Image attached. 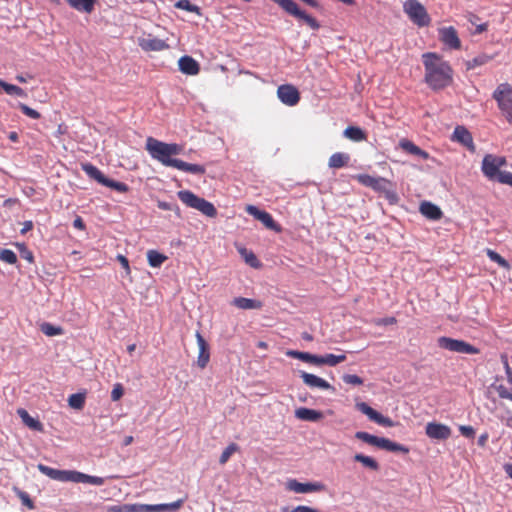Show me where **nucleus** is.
<instances>
[{
	"mask_svg": "<svg viewBox=\"0 0 512 512\" xmlns=\"http://www.w3.org/2000/svg\"><path fill=\"white\" fill-rule=\"evenodd\" d=\"M146 150L153 159L164 166L173 167L192 174L205 173V168L202 165L190 164L173 158V156H177L182 152V146L176 143H165L155 138L148 137L146 140Z\"/></svg>",
	"mask_w": 512,
	"mask_h": 512,
	"instance_id": "f257e3e1",
	"label": "nucleus"
},
{
	"mask_svg": "<svg viewBox=\"0 0 512 512\" xmlns=\"http://www.w3.org/2000/svg\"><path fill=\"white\" fill-rule=\"evenodd\" d=\"M425 67V81L434 90L443 89L452 82L450 65L435 53L422 55Z\"/></svg>",
	"mask_w": 512,
	"mask_h": 512,
	"instance_id": "f03ea898",
	"label": "nucleus"
},
{
	"mask_svg": "<svg viewBox=\"0 0 512 512\" xmlns=\"http://www.w3.org/2000/svg\"><path fill=\"white\" fill-rule=\"evenodd\" d=\"M177 196L187 207L196 209L207 217L213 218L217 215V210L211 202L189 190H181L177 193Z\"/></svg>",
	"mask_w": 512,
	"mask_h": 512,
	"instance_id": "7ed1b4c3",
	"label": "nucleus"
},
{
	"mask_svg": "<svg viewBox=\"0 0 512 512\" xmlns=\"http://www.w3.org/2000/svg\"><path fill=\"white\" fill-rule=\"evenodd\" d=\"M355 437L359 440L364 441L365 443H368L370 445L376 446L378 448H381V449H384L387 451L401 452L404 454L409 452V448H407L404 445L393 442V441L389 440L388 438L377 437V436L369 434L367 432L358 431L355 433Z\"/></svg>",
	"mask_w": 512,
	"mask_h": 512,
	"instance_id": "20e7f679",
	"label": "nucleus"
},
{
	"mask_svg": "<svg viewBox=\"0 0 512 512\" xmlns=\"http://www.w3.org/2000/svg\"><path fill=\"white\" fill-rule=\"evenodd\" d=\"M499 109L509 122H512V86L508 83H501L493 92Z\"/></svg>",
	"mask_w": 512,
	"mask_h": 512,
	"instance_id": "39448f33",
	"label": "nucleus"
},
{
	"mask_svg": "<svg viewBox=\"0 0 512 512\" xmlns=\"http://www.w3.org/2000/svg\"><path fill=\"white\" fill-rule=\"evenodd\" d=\"M81 168L91 179L97 181L103 186L121 193L128 191V186L125 183L107 178L96 166L90 163L81 164Z\"/></svg>",
	"mask_w": 512,
	"mask_h": 512,
	"instance_id": "423d86ee",
	"label": "nucleus"
},
{
	"mask_svg": "<svg viewBox=\"0 0 512 512\" xmlns=\"http://www.w3.org/2000/svg\"><path fill=\"white\" fill-rule=\"evenodd\" d=\"M278 4L286 13L303 20L311 29L318 30L320 24L312 16L308 15L305 11L301 10L293 0H272Z\"/></svg>",
	"mask_w": 512,
	"mask_h": 512,
	"instance_id": "0eeeda50",
	"label": "nucleus"
},
{
	"mask_svg": "<svg viewBox=\"0 0 512 512\" xmlns=\"http://www.w3.org/2000/svg\"><path fill=\"white\" fill-rule=\"evenodd\" d=\"M505 165V157L486 154L482 160L481 170L489 180H497L499 182L500 175L503 174L500 168Z\"/></svg>",
	"mask_w": 512,
	"mask_h": 512,
	"instance_id": "6e6552de",
	"label": "nucleus"
},
{
	"mask_svg": "<svg viewBox=\"0 0 512 512\" xmlns=\"http://www.w3.org/2000/svg\"><path fill=\"white\" fill-rule=\"evenodd\" d=\"M359 183L366 187H370L378 192L385 193L390 200L396 199L395 193L390 189L391 183L382 177H373L368 174H359L356 176Z\"/></svg>",
	"mask_w": 512,
	"mask_h": 512,
	"instance_id": "1a4fd4ad",
	"label": "nucleus"
},
{
	"mask_svg": "<svg viewBox=\"0 0 512 512\" xmlns=\"http://www.w3.org/2000/svg\"><path fill=\"white\" fill-rule=\"evenodd\" d=\"M404 12L410 20L420 27L430 23V17L425 7L417 0H407L403 5Z\"/></svg>",
	"mask_w": 512,
	"mask_h": 512,
	"instance_id": "9d476101",
	"label": "nucleus"
},
{
	"mask_svg": "<svg viewBox=\"0 0 512 512\" xmlns=\"http://www.w3.org/2000/svg\"><path fill=\"white\" fill-rule=\"evenodd\" d=\"M437 344L440 348L456 352L460 354H478L479 349L475 346L469 344L466 341L453 339L450 337H439L437 340Z\"/></svg>",
	"mask_w": 512,
	"mask_h": 512,
	"instance_id": "9b49d317",
	"label": "nucleus"
},
{
	"mask_svg": "<svg viewBox=\"0 0 512 512\" xmlns=\"http://www.w3.org/2000/svg\"><path fill=\"white\" fill-rule=\"evenodd\" d=\"M286 488L289 491L303 494V493L324 491L326 487L321 482L301 483V482H298L296 479H290L286 482Z\"/></svg>",
	"mask_w": 512,
	"mask_h": 512,
	"instance_id": "f8f14e48",
	"label": "nucleus"
},
{
	"mask_svg": "<svg viewBox=\"0 0 512 512\" xmlns=\"http://www.w3.org/2000/svg\"><path fill=\"white\" fill-rule=\"evenodd\" d=\"M246 212L255 219L261 221L266 228L275 232L281 231V227L274 221L273 217L268 212L260 210L254 205H247Z\"/></svg>",
	"mask_w": 512,
	"mask_h": 512,
	"instance_id": "ddd939ff",
	"label": "nucleus"
},
{
	"mask_svg": "<svg viewBox=\"0 0 512 512\" xmlns=\"http://www.w3.org/2000/svg\"><path fill=\"white\" fill-rule=\"evenodd\" d=\"M138 45L145 52H159L169 49V45L165 40L156 38L151 34L138 38Z\"/></svg>",
	"mask_w": 512,
	"mask_h": 512,
	"instance_id": "4468645a",
	"label": "nucleus"
},
{
	"mask_svg": "<svg viewBox=\"0 0 512 512\" xmlns=\"http://www.w3.org/2000/svg\"><path fill=\"white\" fill-rule=\"evenodd\" d=\"M356 408L360 412L365 414L371 421H373L379 425H382L385 427L393 426V421L390 418L383 416L382 414H380L379 412L374 410L372 407H370L365 402L356 403Z\"/></svg>",
	"mask_w": 512,
	"mask_h": 512,
	"instance_id": "2eb2a0df",
	"label": "nucleus"
},
{
	"mask_svg": "<svg viewBox=\"0 0 512 512\" xmlns=\"http://www.w3.org/2000/svg\"><path fill=\"white\" fill-rule=\"evenodd\" d=\"M277 95L280 101L288 106H294L300 100L298 90L289 84L279 86L277 89Z\"/></svg>",
	"mask_w": 512,
	"mask_h": 512,
	"instance_id": "dca6fc26",
	"label": "nucleus"
},
{
	"mask_svg": "<svg viewBox=\"0 0 512 512\" xmlns=\"http://www.w3.org/2000/svg\"><path fill=\"white\" fill-rule=\"evenodd\" d=\"M199 353L197 357V366L204 369L210 361V348L207 341L204 339L202 334L197 331L195 334Z\"/></svg>",
	"mask_w": 512,
	"mask_h": 512,
	"instance_id": "f3484780",
	"label": "nucleus"
},
{
	"mask_svg": "<svg viewBox=\"0 0 512 512\" xmlns=\"http://www.w3.org/2000/svg\"><path fill=\"white\" fill-rule=\"evenodd\" d=\"M440 40L450 49H460L461 41L454 27H444L439 30Z\"/></svg>",
	"mask_w": 512,
	"mask_h": 512,
	"instance_id": "a211bd4d",
	"label": "nucleus"
},
{
	"mask_svg": "<svg viewBox=\"0 0 512 512\" xmlns=\"http://www.w3.org/2000/svg\"><path fill=\"white\" fill-rule=\"evenodd\" d=\"M426 434L431 439L445 440L450 437L451 429L441 423L430 422L426 425Z\"/></svg>",
	"mask_w": 512,
	"mask_h": 512,
	"instance_id": "6ab92c4d",
	"label": "nucleus"
},
{
	"mask_svg": "<svg viewBox=\"0 0 512 512\" xmlns=\"http://www.w3.org/2000/svg\"><path fill=\"white\" fill-rule=\"evenodd\" d=\"M451 139L467 147L470 151H475L472 135L464 126H457Z\"/></svg>",
	"mask_w": 512,
	"mask_h": 512,
	"instance_id": "aec40b11",
	"label": "nucleus"
},
{
	"mask_svg": "<svg viewBox=\"0 0 512 512\" xmlns=\"http://www.w3.org/2000/svg\"><path fill=\"white\" fill-rule=\"evenodd\" d=\"M300 377L302 378L304 384L310 388H318L321 390L333 389V387L325 379L317 375L302 371L300 373Z\"/></svg>",
	"mask_w": 512,
	"mask_h": 512,
	"instance_id": "412c9836",
	"label": "nucleus"
},
{
	"mask_svg": "<svg viewBox=\"0 0 512 512\" xmlns=\"http://www.w3.org/2000/svg\"><path fill=\"white\" fill-rule=\"evenodd\" d=\"M178 65L180 71L187 75H197L200 70L199 63L190 56H182Z\"/></svg>",
	"mask_w": 512,
	"mask_h": 512,
	"instance_id": "4be33fe9",
	"label": "nucleus"
},
{
	"mask_svg": "<svg viewBox=\"0 0 512 512\" xmlns=\"http://www.w3.org/2000/svg\"><path fill=\"white\" fill-rule=\"evenodd\" d=\"M295 417L302 421L317 422L323 418V413L318 410L300 407L295 410Z\"/></svg>",
	"mask_w": 512,
	"mask_h": 512,
	"instance_id": "5701e85b",
	"label": "nucleus"
},
{
	"mask_svg": "<svg viewBox=\"0 0 512 512\" xmlns=\"http://www.w3.org/2000/svg\"><path fill=\"white\" fill-rule=\"evenodd\" d=\"M419 210L423 216L430 220H439L443 216L441 209L437 205L428 201L422 202Z\"/></svg>",
	"mask_w": 512,
	"mask_h": 512,
	"instance_id": "b1692460",
	"label": "nucleus"
},
{
	"mask_svg": "<svg viewBox=\"0 0 512 512\" xmlns=\"http://www.w3.org/2000/svg\"><path fill=\"white\" fill-rule=\"evenodd\" d=\"M231 304L239 309L243 310H251V309H260L262 304L260 301L244 298V297H236L232 300Z\"/></svg>",
	"mask_w": 512,
	"mask_h": 512,
	"instance_id": "393cba45",
	"label": "nucleus"
},
{
	"mask_svg": "<svg viewBox=\"0 0 512 512\" xmlns=\"http://www.w3.org/2000/svg\"><path fill=\"white\" fill-rule=\"evenodd\" d=\"M17 413L27 427L35 431H43V424L39 420L33 418L25 409H19Z\"/></svg>",
	"mask_w": 512,
	"mask_h": 512,
	"instance_id": "a878e982",
	"label": "nucleus"
},
{
	"mask_svg": "<svg viewBox=\"0 0 512 512\" xmlns=\"http://www.w3.org/2000/svg\"><path fill=\"white\" fill-rule=\"evenodd\" d=\"M118 512H157L156 504H128L119 508Z\"/></svg>",
	"mask_w": 512,
	"mask_h": 512,
	"instance_id": "bb28decb",
	"label": "nucleus"
},
{
	"mask_svg": "<svg viewBox=\"0 0 512 512\" xmlns=\"http://www.w3.org/2000/svg\"><path fill=\"white\" fill-rule=\"evenodd\" d=\"M399 145L404 151L419 156L422 159H427L429 157V154L426 151L422 150L409 140H401Z\"/></svg>",
	"mask_w": 512,
	"mask_h": 512,
	"instance_id": "cd10ccee",
	"label": "nucleus"
},
{
	"mask_svg": "<svg viewBox=\"0 0 512 512\" xmlns=\"http://www.w3.org/2000/svg\"><path fill=\"white\" fill-rule=\"evenodd\" d=\"M350 157L346 153L337 152L331 155L328 165L330 168H342L348 164Z\"/></svg>",
	"mask_w": 512,
	"mask_h": 512,
	"instance_id": "c85d7f7f",
	"label": "nucleus"
},
{
	"mask_svg": "<svg viewBox=\"0 0 512 512\" xmlns=\"http://www.w3.org/2000/svg\"><path fill=\"white\" fill-rule=\"evenodd\" d=\"M69 5L82 12L91 13L94 9L96 0H66Z\"/></svg>",
	"mask_w": 512,
	"mask_h": 512,
	"instance_id": "c756f323",
	"label": "nucleus"
},
{
	"mask_svg": "<svg viewBox=\"0 0 512 512\" xmlns=\"http://www.w3.org/2000/svg\"><path fill=\"white\" fill-rule=\"evenodd\" d=\"M37 468L42 474L49 478L63 482L64 470L54 469L44 464H38Z\"/></svg>",
	"mask_w": 512,
	"mask_h": 512,
	"instance_id": "7c9ffc66",
	"label": "nucleus"
},
{
	"mask_svg": "<svg viewBox=\"0 0 512 512\" xmlns=\"http://www.w3.org/2000/svg\"><path fill=\"white\" fill-rule=\"evenodd\" d=\"M344 136L352 141L360 142L366 139L365 132L355 126H349L344 130Z\"/></svg>",
	"mask_w": 512,
	"mask_h": 512,
	"instance_id": "2f4dec72",
	"label": "nucleus"
},
{
	"mask_svg": "<svg viewBox=\"0 0 512 512\" xmlns=\"http://www.w3.org/2000/svg\"><path fill=\"white\" fill-rule=\"evenodd\" d=\"M147 260L151 267H160L166 260L167 256L162 253H159L156 250H149L147 252Z\"/></svg>",
	"mask_w": 512,
	"mask_h": 512,
	"instance_id": "473e14b6",
	"label": "nucleus"
},
{
	"mask_svg": "<svg viewBox=\"0 0 512 512\" xmlns=\"http://www.w3.org/2000/svg\"><path fill=\"white\" fill-rule=\"evenodd\" d=\"M354 460L356 462H360L363 466L369 468L372 471H378L380 468L378 462L370 456L358 453L354 455Z\"/></svg>",
	"mask_w": 512,
	"mask_h": 512,
	"instance_id": "72a5a7b5",
	"label": "nucleus"
},
{
	"mask_svg": "<svg viewBox=\"0 0 512 512\" xmlns=\"http://www.w3.org/2000/svg\"><path fill=\"white\" fill-rule=\"evenodd\" d=\"M492 59H493L492 56H489L487 54H480V55H477L476 57L472 58L471 60L466 61L465 65H466L467 70H472L476 67L487 64Z\"/></svg>",
	"mask_w": 512,
	"mask_h": 512,
	"instance_id": "f704fd0d",
	"label": "nucleus"
},
{
	"mask_svg": "<svg viewBox=\"0 0 512 512\" xmlns=\"http://www.w3.org/2000/svg\"><path fill=\"white\" fill-rule=\"evenodd\" d=\"M0 86L9 95H16V96H19V97H26L27 96L25 91L22 88H20L19 86L6 83V82H4L1 79H0Z\"/></svg>",
	"mask_w": 512,
	"mask_h": 512,
	"instance_id": "c9c22d12",
	"label": "nucleus"
},
{
	"mask_svg": "<svg viewBox=\"0 0 512 512\" xmlns=\"http://www.w3.org/2000/svg\"><path fill=\"white\" fill-rule=\"evenodd\" d=\"M84 473L72 470H64L63 482L84 483Z\"/></svg>",
	"mask_w": 512,
	"mask_h": 512,
	"instance_id": "e433bc0d",
	"label": "nucleus"
},
{
	"mask_svg": "<svg viewBox=\"0 0 512 512\" xmlns=\"http://www.w3.org/2000/svg\"><path fill=\"white\" fill-rule=\"evenodd\" d=\"M68 404L71 408L80 410L85 404V395L82 393H75L69 396Z\"/></svg>",
	"mask_w": 512,
	"mask_h": 512,
	"instance_id": "4c0bfd02",
	"label": "nucleus"
},
{
	"mask_svg": "<svg viewBox=\"0 0 512 512\" xmlns=\"http://www.w3.org/2000/svg\"><path fill=\"white\" fill-rule=\"evenodd\" d=\"M40 330L43 334H45L46 336H50V337L61 335L63 333V329L61 327L54 326L47 322L41 324Z\"/></svg>",
	"mask_w": 512,
	"mask_h": 512,
	"instance_id": "58836bf2",
	"label": "nucleus"
},
{
	"mask_svg": "<svg viewBox=\"0 0 512 512\" xmlns=\"http://www.w3.org/2000/svg\"><path fill=\"white\" fill-rule=\"evenodd\" d=\"M183 505V500H177L172 503L156 504L157 512L170 511L175 512Z\"/></svg>",
	"mask_w": 512,
	"mask_h": 512,
	"instance_id": "ea45409f",
	"label": "nucleus"
},
{
	"mask_svg": "<svg viewBox=\"0 0 512 512\" xmlns=\"http://www.w3.org/2000/svg\"><path fill=\"white\" fill-rule=\"evenodd\" d=\"M346 360V355H334V354H326L324 355V365L328 366H336L339 363H342Z\"/></svg>",
	"mask_w": 512,
	"mask_h": 512,
	"instance_id": "a19ab883",
	"label": "nucleus"
},
{
	"mask_svg": "<svg viewBox=\"0 0 512 512\" xmlns=\"http://www.w3.org/2000/svg\"><path fill=\"white\" fill-rule=\"evenodd\" d=\"M0 260L13 265L17 262V255L10 249H2L0 250Z\"/></svg>",
	"mask_w": 512,
	"mask_h": 512,
	"instance_id": "79ce46f5",
	"label": "nucleus"
},
{
	"mask_svg": "<svg viewBox=\"0 0 512 512\" xmlns=\"http://www.w3.org/2000/svg\"><path fill=\"white\" fill-rule=\"evenodd\" d=\"M238 450V446L235 444V443H231L230 445H228L224 451L222 452L220 458H219V462L220 464H225L229 458L231 457V455L233 453H235L236 451Z\"/></svg>",
	"mask_w": 512,
	"mask_h": 512,
	"instance_id": "37998d69",
	"label": "nucleus"
},
{
	"mask_svg": "<svg viewBox=\"0 0 512 512\" xmlns=\"http://www.w3.org/2000/svg\"><path fill=\"white\" fill-rule=\"evenodd\" d=\"M175 7L176 8H179V9H182V10H185V11H188V12H195V13H199V7L196 6V5H193L190 0H179L176 4H175Z\"/></svg>",
	"mask_w": 512,
	"mask_h": 512,
	"instance_id": "c03bdc74",
	"label": "nucleus"
},
{
	"mask_svg": "<svg viewBox=\"0 0 512 512\" xmlns=\"http://www.w3.org/2000/svg\"><path fill=\"white\" fill-rule=\"evenodd\" d=\"M286 355L291 357V358L299 359L301 361L309 363L311 353H309V352H301V351H297V350H288L286 352Z\"/></svg>",
	"mask_w": 512,
	"mask_h": 512,
	"instance_id": "a18cd8bd",
	"label": "nucleus"
},
{
	"mask_svg": "<svg viewBox=\"0 0 512 512\" xmlns=\"http://www.w3.org/2000/svg\"><path fill=\"white\" fill-rule=\"evenodd\" d=\"M18 107L20 108V110L28 117L32 118V119H39L40 118V113L32 108H30L28 105L26 104H23V103H19L18 104Z\"/></svg>",
	"mask_w": 512,
	"mask_h": 512,
	"instance_id": "49530a36",
	"label": "nucleus"
},
{
	"mask_svg": "<svg viewBox=\"0 0 512 512\" xmlns=\"http://www.w3.org/2000/svg\"><path fill=\"white\" fill-rule=\"evenodd\" d=\"M241 254L244 256L246 263H248L252 267H258L259 261L256 256L252 252H247L246 249L240 250Z\"/></svg>",
	"mask_w": 512,
	"mask_h": 512,
	"instance_id": "de8ad7c7",
	"label": "nucleus"
},
{
	"mask_svg": "<svg viewBox=\"0 0 512 512\" xmlns=\"http://www.w3.org/2000/svg\"><path fill=\"white\" fill-rule=\"evenodd\" d=\"M342 379L346 384L350 385L359 386L363 384L362 378L354 374H345L343 375Z\"/></svg>",
	"mask_w": 512,
	"mask_h": 512,
	"instance_id": "09e8293b",
	"label": "nucleus"
},
{
	"mask_svg": "<svg viewBox=\"0 0 512 512\" xmlns=\"http://www.w3.org/2000/svg\"><path fill=\"white\" fill-rule=\"evenodd\" d=\"M487 254L492 261L498 263L500 266H502L504 268L509 267L508 262L503 257H501L498 253H496L492 250H488Z\"/></svg>",
	"mask_w": 512,
	"mask_h": 512,
	"instance_id": "8fccbe9b",
	"label": "nucleus"
},
{
	"mask_svg": "<svg viewBox=\"0 0 512 512\" xmlns=\"http://www.w3.org/2000/svg\"><path fill=\"white\" fill-rule=\"evenodd\" d=\"M123 394H124V388H123L122 384L116 383L113 386V389L111 391V399H112V401L120 400L121 397L123 396Z\"/></svg>",
	"mask_w": 512,
	"mask_h": 512,
	"instance_id": "3c124183",
	"label": "nucleus"
},
{
	"mask_svg": "<svg viewBox=\"0 0 512 512\" xmlns=\"http://www.w3.org/2000/svg\"><path fill=\"white\" fill-rule=\"evenodd\" d=\"M84 483L101 486L105 483V479L98 476L84 475Z\"/></svg>",
	"mask_w": 512,
	"mask_h": 512,
	"instance_id": "603ef678",
	"label": "nucleus"
},
{
	"mask_svg": "<svg viewBox=\"0 0 512 512\" xmlns=\"http://www.w3.org/2000/svg\"><path fill=\"white\" fill-rule=\"evenodd\" d=\"M498 395L502 399H512V390L507 389L504 385H498L495 387Z\"/></svg>",
	"mask_w": 512,
	"mask_h": 512,
	"instance_id": "864d4df0",
	"label": "nucleus"
},
{
	"mask_svg": "<svg viewBox=\"0 0 512 512\" xmlns=\"http://www.w3.org/2000/svg\"><path fill=\"white\" fill-rule=\"evenodd\" d=\"M282 512H320V511L318 509H315L312 507L300 505L291 510H289V508H287V507H284V508H282Z\"/></svg>",
	"mask_w": 512,
	"mask_h": 512,
	"instance_id": "5fc2aeb1",
	"label": "nucleus"
},
{
	"mask_svg": "<svg viewBox=\"0 0 512 512\" xmlns=\"http://www.w3.org/2000/svg\"><path fill=\"white\" fill-rule=\"evenodd\" d=\"M17 494H18V497L20 498V500H21L23 505H25L29 509H33L34 508L33 501L31 500V498L29 497V495L26 492L18 491Z\"/></svg>",
	"mask_w": 512,
	"mask_h": 512,
	"instance_id": "6e6d98bb",
	"label": "nucleus"
},
{
	"mask_svg": "<svg viewBox=\"0 0 512 512\" xmlns=\"http://www.w3.org/2000/svg\"><path fill=\"white\" fill-rule=\"evenodd\" d=\"M501 359H502V362H503V365H504V368L506 371L507 381L510 384L511 390H512V368L509 366L507 356L502 355Z\"/></svg>",
	"mask_w": 512,
	"mask_h": 512,
	"instance_id": "4d7b16f0",
	"label": "nucleus"
},
{
	"mask_svg": "<svg viewBox=\"0 0 512 512\" xmlns=\"http://www.w3.org/2000/svg\"><path fill=\"white\" fill-rule=\"evenodd\" d=\"M17 247H23V251L21 253V256L22 258H24L25 260L29 261V262H33V253L27 249V247L25 246V244H17Z\"/></svg>",
	"mask_w": 512,
	"mask_h": 512,
	"instance_id": "13d9d810",
	"label": "nucleus"
},
{
	"mask_svg": "<svg viewBox=\"0 0 512 512\" xmlns=\"http://www.w3.org/2000/svg\"><path fill=\"white\" fill-rule=\"evenodd\" d=\"M499 182L512 186V173L504 171L503 174L500 175Z\"/></svg>",
	"mask_w": 512,
	"mask_h": 512,
	"instance_id": "bf43d9fd",
	"label": "nucleus"
},
{
	"mask_svg": "<svg viewBox=\"0 0 512 512\" xmlns=\"http://www.w3.org/2000/svg\"><path fill=\"white\" fill-rule=\"evenodd\" d=\"M117 260L120 262L121 266L125 269L126 274H130V266L128 259L123 255H118Z\"/></svg>",
	"mask_w": 512,
	"mask_h": 512,
	"instance_id": "052dcab7",
	"label": "nucleus"
},
{
	"mask_svg": "<svg viewBox=\"0 0 512 512\" xmlns=\"http://www.w3.org/2000/svg\"><path fill=\"white\" fill-rule=\"evenodd\" d=\"M500 419L507 427L512 429V411H506V414L501 416Z\"/></svg>",
	"mask_w": 512,
	"mask_h": 512,
	"instance_id": "680f3d73",
	"label": "nucleus"
},
{
	"mask_svg": "<svg viewBox=\"0 0 512 512\" xmlns=\"http://www.w3.org/2000/svg\"><path fill=\"white\" fill-rule=\"evenodd\" d=\"M460 432L465 437H473L475 431L472 426H460Z\"/></svg>",
	"mask_w": 512,
	"mask_h": 512,
	"instance_id": "e2e57ef3",
	"label": "nucleus"
},
{
	"mask_svg": "<svg viewBox=\"0 0 512 512\" xmlns=\"http://www.w3.org/2000/svg\"><path fill=\"white\" fill-rule=\"evenodd\" d=\"M309 363L318 365V366L324 365V355L318 356V355L311 354Z\"/></svg>",
	"mask_w": 512,
	"mask_h": 512,
	"instance_id": "0e129e2a",
	"label": "nucleus"
},
{
	"mask_svg": "<svg viewBox=\"0 0 512 512\" xmlns=\"http://www.w3.org/2000/svg\"><path fill=\"white\" fill-rule=\"evenodd\" d=\"M67 132V127L63 124L58 125V128L55 132L56 137H60L61 135L65 134Z\"/></svg>",
	"mask_w": 512,
	"mask_h": 512,
	"instance_id": "69168bd1",
	"label": "nucleus"
},
{
	"mask_svg": "<svg viewBox=\"0 0 512 512\" xmlns=\"http://www.w3.org/2000/svg\"><path fill=\"white\" fill-rule=\"evenodd\" d=\"M396 322V319L394 317H389V318H384V319H381L378 324H382V325H390V324H394Z\"/></svg>",
	"mask_w": 512,
	"mask_h": 512,
	"instance_id": "338daca9",
	"label": "nucleus"
},
{
	"mask_svg": "<svg viewBox=\"0 0 512 512\" xmlns=\"http://www.w3.org/2000/svg\"><path fill=\"white\" fill-rule=\"evenodd\" d=\"M504 470L509 478L512 479V463H508L504 465Z\"/></svg>",
	"mask_w": 512,
	"mask_h": 512,
	"instance_id": "774afa93",
	"label": "nucleus"
}]
</instances>
